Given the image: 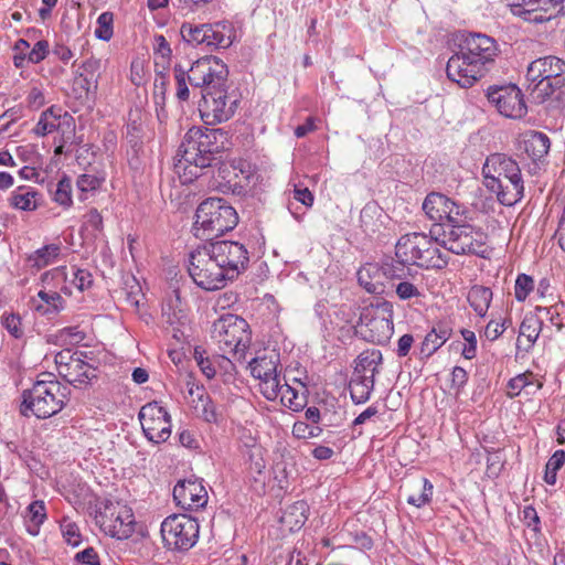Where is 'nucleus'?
Instances as JSON below:
<instances>
[{"label":"nucleus","mask_w":565,"mask_h":565,"mask_svg":"<svg viewBox=\"0 0 565 565\" xmlns=\"http://www.w3.org/2000/svg\"><path fill=\"white\" fill-rule=\"evenodd\" d=\"M405 265L401 259H390L382 264L384 279H402L405 277Z\"/></svg>","instance_id":"nucleus-48"},{"label":"nucleus","mask_w":565,"mask_h":565,"mask_svg":"<svg viewBox=\"0 0 565 565\" xmlns=\"http://www.w3.org/2000/svg\"><path fill=\"white\" fill-rule=\"evenodd\" d=\"M188 271L196 286L209 291L221 289L230 281L209 243L190 252Z\"/></svg>","instance_id":"nucleus-8"},{"label":"nucleus","mask_w":565,"mask_h":565,"mask_svg":"<svg viewBox=\"0 0 565 565\" xmlns=\"http://www.w3.org/2000/svg\"><path fill=\"white\" fill-rule=\"evenodd\" d=\"M94 369L81 358L70 361L66 366L58 367V375L67 383L79 386L87 384L95 376Z\"/></svg>","instance_id":"nucleus-23"},{"label":"nucleus","mask_w":565,"mask_h":565,"mask_svg":"<svg viewBox=\"0 0 565 565\" xmlns=\"http://www.w3.org/2000/svg\"><path fill=\"white\" fill-rule=\"evenodd\" d=\"M358 327L366 341L386 344L394 332L392 306L384 302L374 309H364Z\"/></svg>","instance_id":"nucleus-13"},{"label":"nucleus","mask_w":565,"mask_h":565,"mask_svg":"<svg viewBox=\"0 0 565 565\" xmlns=\"http://www.w3.org/2000/svg\"><path fill=\"white\" fill-rule=\"evenodd\" d=\"M375 379L373 376H365L354 374L349 383L350 396L354 404L366 403L374 390Z\"/></svg>","instance_id":"nucleus-28"},{"label":"nucleus","mask_w":565,"mask_h":565,"mask_svg":"<svg viewBox=\"0 0 565 565\" xmlns=\"http://www.w3.org/2000/svg\"><path fill=\"white\" fill-rule=\"evenodd\" d=\"M102 531L117 540H126L135 532V516L131 508L121 502L107 501L96 515Z\"/></svg>","instance_id":"nucleus-12"},{"label":"nucleus","mask_w":565,"mask_h":565,"mask_svg":"<svg viewBox=\"0 0 565 565\" xmlns=\"http://www.w3.org/2000/svg\"><path fill=\"white\" fill-rule=\"evenodd\" d=\"M383 355L380 350H365L355 359L354 374L375 376L380 373Z\"/></svg>","instance_id":"nucleus-27"},{"label":"nucleus","mask_w":565,"mask_h":565,"mask_svg":"<svg viewBox=\"0 0 565 565\" xmlns=\"http://www.w3.org/2000/svg\"><path fill=\"white\" fill-rule=\"evenodd\" d=\"M279 373L273 374L267 379L259 381V390L263 396L268 401H276L282 388Z\"/></svg>","instance_id":"nucleus-43"},{"label":"nucleus","mask_w":565,"mask_h":565,"mask_svg":"<svg viewBox=\"0 0 565 565\" xmlns=\"http://www.w3.org/2000/svg\"><path fill=\"white\" fill-rule=\"evenodd\" d=\"M487 97L507 118L519 119L527 111L523 94L516 85L490 87Z\"/></svg>","instance_id":"nucleus-18"},{"label":"nucleus","mask_w":565,"mask_h":565,"mask_svg":"<svg viewBox=\"0 0 565 565\" xmlns=\"http://www.w3.org/2000/svg\"><path fill=\"white\" fill-rule=\"evenodd\" d=\"M100 183H102L100 179L93 174L79 175L77 179V182H76L77 188L82 193L79 199L82 201L86 200V196L84 194L89 191H94V190L98 189L100 186Z\"/></svg>","instance_id":"nucleus-52"},{"label":"nucleus","mask_w":565,"mask_h":565,"mask_svg":"<svg viewBox=\"0 0 565 565\" xmlns=\"http://www.w3.org/2000/svg\"><path fill=\"white\" fill-rule=\"evenodd\" d=\"M169 84V76L167 74V71H163V68H156V77L153 83V96L156 99V104L159 105L160 103L163 105L166 100V93L168 89Z\"/></svg>","instance_id":"nucleus-47"},{"label":"nucleus","mask_w":565,"mask_h":565,"mask_svg":"<svg viewBox=\"0 0 565 565\" xmlns=\"http://www.w3.org/2000/svg\"><path fill=\"white\" fill-rule=\"evenodd\" d=\"M28 518L32 525H29L28 531L32 535L38 534L39 526L45 521L46 512L43 501H34L28 508Z\"/></svg>","instance_id":"nucleus-44"},{"label":"nucleus","mask_w":565,"mask_h":565,"mask_svg":"<svg viewBox=\"0 0 565 565\" xmlns=\"http://www.w3.org/2000/svg\"><path fill=\"white\" fill-rule=\"evenodd\" d=\"M70 394L71 390L67 385L60 383L51 373H43L31 388L23 391L21 414L49 418L63 409Z\"/></svg>","instance_id":"nucleus-4"},{"label":"nucleus","mask_w":565,"mask_h":565,"mask_svg":"<svg viewBox=\"0 0 565 565\" xmlns=\"http://www.w3.org/2000/svg\"><path fill=\"white\" fill-rule=\"evenodd\" d=\"M532 374L523 373L518 376L511 379L508 383V395L513 397L520 394V392L531 384L530 377Z\"/></svg>","instance_id":"nucleus-56"},{"label":"nucleus","mask_w":565,"mask_h":565,"mask_svg":"<svg viewBox=\"0 0 565 565\" xmlns=\"http://www.w3.org/2000/svg\"><path fill=\"white\" fill-rule=\"evenodd\" d=\"M212 339L224 354H232L235 360L243 361L250 345L252 335L246 320L228 313L213 323Z\"/></svg>","instance_id":"nucleus-7"},{"label":"nucleus","mask_w":565,"mask_h":565,"mask_svg":"<svg viewBox=\"0 0 565 565\" xmlns=\"http://www.w3.org/2000/svg\"><path fill=\"white\" fill-rule=\"evenodd\" d=\"M99 68H100V60L98 58H95V57H89L87 58L83 64H82V70L85 75H88V76H92L94 78H98L99 74Z\"/></svg>","instance_id":"nucleus-64"},{"label":"nucleus","mask_w":565,"mask_h":565,"mask_svg":"<svg viewBox=\"0 0 565 565\" xmlns=\"http://www.w3.org/2000/svg\"><path fill=\"white\" fill-rule=\"evenodd\" d=\"M320 433V427L309 425L308 423L302 420L296 422L292 426V435L298 439L318 437Z\"/></svg>","instance_id":"nucleus-50"},{"label":"nucleus","mask_w":565,"mask_h":565,"mask_svg":"<svg viewBox=\"0 0 565 565\" xmlns=\"http://www.w3.org/2000/svg\"><path fill=\"white\" fill-rule=\"evenodd\" d=\"M75 85L79 86L88 94L90 90L97 89V78L85 75L84 73H79V75L75 78Z\"/></svg>","instance_id":"nucleus-63"},{"label":"nucleus","mask_w":565,"mask_h":565,"mask_svg":"<svg viewBox=\"0 0 565 565\" xmlns=\"http://www.w3.org/2000/svg\"><path fill=\"white\" fill-rule=\"evenodd\" d=\"M450 334L451 330L446 324L439 323L434 327L422 342L420 354L429 358L450 338Z\"/></svg>","instance_id":"nucleus-29"},{"label":"nucleus","mask_w":565,"mask_h":565,"mask_svg":"<svg viewBox=\"0 0 565 565\" xmlns=\"http://www.w3.org/2000/svg\"><path fill=\"white\" fill-rule=\"evenodd\" d=\"M461 335L467 342L462 349V355L467 360H471L476 356L477 353V338L473 331L469 329H462Z\"/></svg>","instance_id":"nucleus-55"},{"label":"nucleus","mask_w":565,"mask_h":565,"mask_svg":"<svg viewBox=\"0 0 565 565\" xmlns=\"http://www.w3.org/2000/svg\"><path fill=\"white\" fill-rule=\"evenodd\" d=\"M138 418L142 431L149 441L161 444L170 438L171 418L169 413L158 402L143 405L139 411Z\"/></svg>","instance_id":"nucleus-15"},{"label":"nucleus","mask_w":565,"mask_h":565,"mask_svg":"<svg viewBox=\"0 0 565 565\" xmlns=\"http://www.w3.org/2000/svg\"><path fill=\"white\" fill-rule=\"evenodd\" d=\"M427 244V235L424 233H409L402 236L395 246L396 258L404 264L422 266L424 247Z\"/></svg>","instance_id":"nucleus-21"},{"label":"nucleus","mask_w":565,"mask_h":565,"mask_svg":"<svg viewBox=\"0 0 565 565\" xmlns=\"http://www.w3.org/2000/svg\"><path fill=\"white\" fill-rule=\"evenodd\" d=\"M467 299L475 312L484 317L492 299V291L488 287L475 285L469 289Z\"/></svg>","instance_id":"nucleus-34"},{"label":"nucleus","mask_w":565,"mask_h":565,"mask_svg":"<svg viewBox=\"0 0 565 565\" xmlns=\"http://www.w3.org/2000/svg\"><path fill=\"white\" fill-rule=\"evenodd\" d=\"M164 546L171 551L190 550L199 539V523L186 514H172L161 523Z\"/></svg>","instance_id":"nucleus-11"},{"label":"nucleus","mask_w":565,"mask_h":565,"mask_svg":"<svg viewBox=\"0 0 565 565\" xmlns=\"http://www.w3.org/2000/svg\"><path fill=\"white\" fill-rule=\"evenodd\" d=\"M279 363L278 354L275 351L264 353L254 358L249 363L248 367L253 377L262 381L268 376L278 373L277 367Z\"/></svg>","instance_id":"nucleus-26"},{"label":"nucleus","mask_w":565,"mask_h":565,"mask_svg":"<svg viewBox=\"0 0 565 565\" xmlns=\"http://www.w3.org/2000/svg\"><path fill=\"white\" fill-rule=\"evenodd\" d=\"M498 55L499 47L493 38L469 34L459 45V51L448 60L447 76L460 87H471L490 72Z\"/></svg>","instance_id":"nucleus-2"},{"label":"nucleus","mask_w":565,"mask_h":565,"mask_svg":"<svg viewBox=\"0 0 565 565\" xmlns=\"http://www.w3.org/2000/svg\"><path fill=\"white\" fill-rule=\"evenodd\" d=\"M206 30L203 24L185 22L180 28L182 39L191 45L202 46V40L205 38Z\"/></svg>","instance_id":"nucleus-42"},{"label":"nucleus","mask_w":565,"mask_h":565,"mask_svg":"<svg viewBox=\"0 0 565 565\" xmlns=\"http://www.w3.org/2000/svg\"><path fill=\"white\" fill-rule=\"evenodd\" d=\"M38 195L39 193L29 186H19L12 192L10 204L17 210L34 211L38 209Z\"/></svg>","instance_id":"nucleus-35"},{"label":"nucleus","mask_w":565,"mask_h":565,"mask_svg":"<svg viewBox=\"0 0 565 565\" xmlns=\"http://www.w3.org/2000/svg\"><path fill=\"white\" fill-rule=\"evenodd\" d=\"M173 74L177 86L175 97L179 102L189 100V85L193 88H201V96H203V93L226 86L228 81V68L216 56L199 58L188 70L180 64H175Z\"/></svg>","instance_id":"nucleus-3"},{"label":"nucleus","mask_w":565,"mask_h":565,"mask_svg":"<svg viewBox=\"0 0 565 565\" xmlns=\"http://www.w3.org/2000/svg\"><path fill=\"white\" fill-rule=\"evenodd\" d=\"M422 207L426 216L439 224L441 230H444L446 224L465 221V214H467V210L462 204L439 192L427 194Z\"/></svg>","instance_id":"nucleus-17"},{"label":"nucleus","mask_w":565,"mask_h":565,"mask_svg":"<svg viewBox=\"0 0 565 565\" xmlns=\"http://www.w3.org/2000/svg\"><path fill=\"white\" fill-rule=\"evenodd\" d=\"M534 288V281L531 276L520 274L515 280L514 295L516 300L524 301Z\"/></svg>","instance_id":"nucleus-49"},{"label":"nucleus","mask_w":565,"mask_h":565,"mask_svg":"<svg viewBox=\"0 0 565 565\" xmlns=\"http://www.w3.org/2000/svg\"><path fill=\"white\" fill-rule=\"evenodd\" d=\"M526 79L533 84L535 99L544 102L565 84V62L556 56H545L530 63Z\"/></svg>","instance_id":"nucleus-9"},{"label":"nucleus","mask_w":565,"mask_h":565,"mask_svg":"<svg viewBox=\"0 0 565 565\" xmlns=\"http://www.w3.org/2000/svg\"><path fill=\"white\" fill-rule=\"evenodd\" d=\"M218 263L228 277L230 281L237 278L246 270L249 262L248 250L244 244L235 241H216L210 242Z\"/></svg>","instance_id":"nucleus-16"},{"label":"nucleus","mask_w":565,"mask_h":565,"mask_svg":"<svg viewBox=\"0 0 565 565\" xmlns=\"http://www.w3.org/2000/svg\"><path fill=\"white\" fill-rule=\"evenodd\" d=\"M439 246L456 255H476L487 258L491 252L488 235L482 228L470 224L465 214V221L446 224L437 236Z\"/></svg>","instance_id":"nucleus-6"},{"label":"nucleus","mask_w":565,"mask_h":565,"mask_svg":"<svg viewBox=\"0 0 565 565\" xmlns=\"http://www.w3.org/2000/svg\"><path fill=\"white\" fill-rule=\"evenodd\" d=\"M61 530L67 544L77 546L81 543L79 529L74 522L64 520Z\"/></svg>","instance_id":"nucleus-53"},{"label":"nucleus","mask_w":565,"mask_h":565,"mask_svg":"<svg viewBox=\"0 0 565 565\" xmlns=\"http://www.w3.org/2000/svg\"><path fill=\"white\" fill-rule=\"evenodd\" d=\"M38 297L44 305H35L34 309L42 315L55 313L63 309L64 300L57 291L40 290Z\"/></svg>","instance_id":"nucleus-37"},{"label":"nucleus","mask_w":565,"mask_h":565,"mask_svg":"<svg viewBox=\"0 0 565 565\" xmlns=\"http://www.w3.org/2000/svg\"><path fill=\"white\" fill-rule=\"evenodd\" d=\"M62 118L63 124H67L68 126L73 124V117L67 113L62 116L61 109L50 107L41 114L36 126L33 128V132L39 137H44L55 131L61 126Z\"/></svg>","instance_id":"nucleus-24"},{"label":"nucleus","mask_w":565,"mask_h":565,"mask_svg":"<svg viewBox=\"0 0 565 565\" xmlns=\"http://www.w3.org/2000/svg\"><path fill=\"white\" fill-rule=\"evenodd\" d=\"M206 30L205 38L202 40V47L207 50L226 49L232 44L230 28L225 23H204Z\"/></svg>","instance_id":"nucleus-25"},{"label":"nucleus","mask_w":565,"mask_h":565,"mask_svg":"<svg viewBox=\"0 0 565 565\" xmlns=\"http://www.w3.org/2000/svg\"><path fill=\"white\" fill-rule=\"evenodd\" d=\"M468 374L465 369L455 366L451 372V384L452 387L459 392L467 383Z\"/></svg>","instance_id":"nucleus-61"},{"label":"nucleus","mask_w":565,"mask_h":565,"mask_svg":"<svg viewBox=\"0 0 565 565\" xmlns=\"http://www.w3.org/2000/svg\"><path fill=\"white\" fill-rule=\"evenodd\" d=\"M309 507L306 501L300 500L289 505L282 513L280 521L290 531L299 530L308 519Z\"/></svg>","instance_id":"nucleus-33"},{"label":"nucleus","mask_w":565,"mask_h":565,"mask_svg":"<svg viewBox=\"0 0 565 565\" xmlns=\"http://www.w3.org/2000/svg\"><path fill=\"white\" fill-rule=\"evenodd\" d=\"M395 291L398 298L402 300H408L420 296L418 288L409 281L398 282L395 287Z\"/></svg>","instance_id":"nucleus-57"},{"label":"nucleus","mask_w":565,"mask_h":565,"mask_svg":"<svg viewBox=\"0 0 565 565\" xmlns=\"http://www.w3.org/2000/svg\"><path fill=\"white\" fill-rule=\"evenodd\" d=\"M437 245H439L437 237L433 238L427 235V244L424 247L420 267L441 269L448 265L449 258L447 254L443 253Z\"/></svg>","instance_id":"nucleus-32"},{"label":"nucleus","mask_w":565,"mask_h":565,"mask_svg":"<svg viewBox=\"0 0 565 565\" xmlns=\"http://www.w3.org/2000/svg\"><path fill=\"white\" fill-rule=\"evenodd\" d=\"M483 184L487 189H499L498 183L503 180L514 179L512 185L507 186L504 200L507 202L521 200L524 193V183L521 169L515 160L503 153L490 154L482 167Z\"/></svg>","instance_id":"nucleus-10"},{"label":"nucleus","mask_w":565,"mask_h":565,"mask_svg":"<svg viewBox=\"0 0 565 565\" xmlns=\"http://www.w3.org/2000/svg\"><path fill=\"white\" fill-rule=\"evenodd\" d=\"M61 253L60 244H49L32 253L29 256V262L33 267L41 269L53 264Z\"/></svg>","instance_id":"nucleus-36"},{"label":"nucleus","mask_w":565,"mask_h":565,"mask_svg":"<svg viewBox=\"0 0 565 565\" xmlns=\"http://www.w3.org/2000/svg\"><path fill=\"white\" fill-rule=\"evenodd\" d=\"M433 484L428 479L422 480V487H417V491L407 497V503L420 508L431 500Z\"/></svg>","instance_id":"nucleus-45"},{"label":"nucleus","mask_w":565,"mask_h":565,"mask_svg":"<svg viewBox=\"0 0 565 565\" xmlns=\"http://www.w3.org/2000/svg\"><path fill=\"white\" fill-rule=\"evenodd\" d=\"M238 99L227 93V85L203 93L199 105L201 118L206 125H216L228 120L235 114Z\"/></svg>","instance_id":"nucleus-14"},{"label":"nucleus","mask_w":565,"mask_h":565,"mask_svg":"<svg viewBox=\"0 0 565 565\" xmlns=\"http://www.w3.org/2000/svg\"><path fill=\"white\" fill-rule=\"evenodd\" d=\"M75 561L84 565H100L97 552L87 547L75 555Z\"/></svg>","instance_id":"nucleus-60"},{"label":"nucleus","mask_w":565,"mask_h":565,"mask_svg":"<svg viewBox=\"0 0 565 565\" xmlns=\"http://www.w3.org/2000/svg\"><path fill=\"white\" fill-rule=\"evenodd\" d=\"M198 402L194 406L199 415L207 423H214L217 419L215 405L203 387L196 386Z\"/></svg>","instance_id":"nucleus-39"},{"label":"nucleus","mask_w":565,"mask_h":565,"mask_svg":"<svg viewBox=\"0 0 565 565\" xmlns=\"http://www.w3.org/2000/svg\"><path fill=\"white\" fill-rule=\"evenodd\" d=\"M551 147L550 138L541 131H530L524 138V149L533 160H540L545 157Z\"/></svg>","instance_id":"nucleus-30"},{"label":"nucleus","mask_w":565,"mask_h":565,"mask_svg":"<svg viewBox=\"0 0 565 565\" xmlns=\"http://www.w3.org/2000/svg\"><path fill=\"white\" fill-rule=\"evenodd\" d=\"M565 0H512L513 14L525 21L542 23L555 18L563 10Z\"/></svg>","instance_id":"nucleus-19"},{"label":"nucleus","mask_w":565,"mask_h":565,"mask_svg":"<svg viewBox=\"0 0 565 565\" xmlns=\"http://www.w3.org/2000/svg\"><path fill=\"white\" fill-rule=\"evenodd\" d=\"M543 321L540 317L533 313H527L524 316L520 330H519V340L516 347H521L520 338L523 337L526 339V347L524 350L527 352L536 342L540 332L542 331Z\"/></svg>","instance_id":"nucleus-31"},{"label":"nucleus","mask_w":565,"mask_h":565,"mask_svg":"<svg viewBox=\"0 0 565 565\" xmlns=\"http://www.w3.org/2000/svg\"><path fill=\"white\" fill-rule=\"evenodd\" d=\"M3 327L8 330V332L14 338H21L23 331L21 329V319L17 315H8L3 318L2 321Z\"/></svg>","instance_id":"nucleus-58"},{"label":"nucleus","mask_w":565,"mask_h":565,"mask_svg":"<svg viewBox=\"0 0 565 565\" xmlns=\"http://www.w3.org/2000/svg\"><path fill=\"white\" fill-rule=\"evenodd\" d=\"M84 228L86 231H92L93 235L95 236L98 233H102L103 231V216L97 211V209H90L85 215H84Z\"/></svg>","instance_id":"nucleus-51"},{"label":"nucleus","mask_w":565,"mask_h":565,"mask_svg":"<svg viewBox=\"0 0 565 565\" xmlns=\"http://www.w3.org/2000/svg\"><path fill=\"white\" fill-rule=\"evenodd\" d=\"M154 66L156 68H163L167 71L172 56V50L169 42L162 34L154 36Z\"/></svg>","instance_id":"nucleus-40"},{"label":"nucleus","mask_w":565,"mask_h":565,"mask_svg":"<svg viewBox=\"0 0 565 565\" xmlns=\"http://www.w3.org/2000/svg\"><path fill=\"white\" fill-rule=\"evenodd\" d=\"M238 223L236 210L222 198H209L195 212L193 233L198 238L210 241L232 231Z\"/></svg>","instance_id":"nucleus-5"},{"label":"nucleus","mask_w":565,"mask_h":565,"mask_svg":"<svg viewBox=\"0 0 565 565\" xmlns=\"http://www.w3.org/2000/svg\"><path fill=\"white\" fill-rule=\"evenodd\" d=\"M73 279L72 282L81 291L89 288L93 284V276L86 269L81 268H72Z\"/></svg>","instance_id":"nucleus-54"},{"label":"nucleus","mask_w":565,"mask_h":565,"mask_svg":"<svg viewBox=\"0 0 565 565\" xmlns=\"http://www.w3.org/2000/svg\"><path fill=\"white\" fill-rule=\"evenodd\" d=\"M53 201L64 209H68L73 204L72 180L66 174H64L57 182L56 189L53 193Z\"/></svg>","instance_id":"nucleus-41"},{"label":"nucleus","mask_w":565,"mask_h":565,"mask_svg":"<svg viewBox=\"0 0 565 565\" xmlns=\"http://www.w3.org/2000/svg\"><path fill=\"white\" fill-rule=\"evenodd\" d=\"M49 53V43L47 41H38L33 49L30 51L29 55H28V60L31 62V63H40L41 61H43L46 55Z\"/></svg>","instance_id":"nucleus-59"},{"label":"nucleus","mask_w":565,"mask_h":565,"mask_svg":"<svg viewBox=\"0 0 565 565\" xmlns=\"http://www.w3.org/2000/svg\"><path fill=\"white\" fill-rule=\"evenodd\" d=\"M114 14L111 12H103L96 22L95 36L103 41H109L113 38Z\"/></svg>","instance_id":"nucleus-46"},{"label":"nucleus","mask_w":565,"mask_h":565,"mask_svg":"<svg viewBox=\"0 0 565 565\" xmlns=\"http://www.w3.org/2000/svg\"><path fill=\"white\" fill-rule=\"evenodd\" d=\"M173 499L182 509L196 511L206 505L209 497L202 481L188 479L174 486Z\"/></svg>","instance_id":"nucleus-20"},{"label":"nucleus","mask_w":565,"mask_h":565,"mask_svg":"<svg viewBox=\"0 0 565 565\" xmlns=\"http://www.w3.org/2000/svg\"><path fill=\"white\" fill-rule=\"evenodd\" d=\"M227 132L221 128H190L174 157V171L181 183L193 182L203 169L212 166L216 154L225 150Z\"/></svg>","instance_id":"nucleus-1"},{"label":"nucleus","mask_w":565,"mask_h":565,"mask_svg":"<svg viewBox=\"0 0 565 565\" xmlns=\"http://www.w3.org/2000/svg\"><path fill=\"white\" fill-rule=\"evenodd\" d=\"M280 402L284 406L298 412L306 405L305 393H299L297 388L289 385L286 381L282 385L281 393L279 394Z\"/></svg>","instance_id":"nucleus-38"},{"label":"nucleus","mask_w":565,"mask_h":565,"mask_svg":"<svg viewBox=\"0 0 565 565\" xmlns=\"http://www.w3.org/2000/svg\"><path fill=\"white\" fill-rule=\"evenodd\" d=\"M358 281L369 294L380 295L384 292V274L382 265L366 263L358 270Z\"/></svg>","instance_id":"nucleus-22"},{"label":"nucleus","mask_w":565,"mask_h":565,"mask_svg":"<svg viewBox=\"0 0 565 565\" xmlns=\"http://www.w3.org/2000/svg\"><path fill=\"white\" fill-rule=\"evenodd\" d=\"M505 331L504 323L491 320L484 329V335L488 340H497Z\"/></svg>","instance_id":"nucleus-62"}]
</instances>
